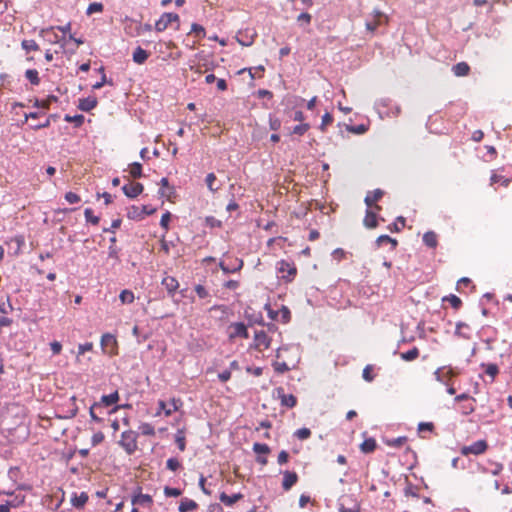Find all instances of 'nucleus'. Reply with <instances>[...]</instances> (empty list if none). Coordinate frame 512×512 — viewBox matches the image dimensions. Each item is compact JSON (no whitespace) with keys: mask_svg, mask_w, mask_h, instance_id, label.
<instances>
[{"mask_svg":"<svg viewBox=\"0 0 512 512\" xmlns=\"http://www.w3.org/2000/svg\"><path fill=\"white\" fill-rule=\"evenodd\" d=\"M119 445L128 455L134 454L137 450V433L132 430L124 431L121 435Z\"/></svg>","mask_w":512,"mask_h":512,"instance_id":"f257e3e1","label":"nucleus"},{"mask_svg":"<svg viewBox=\"0 0 512 512\" xmlns=\"http://www.w3.org/2000/svg\"><path fill=\"white\" fill-rule=\"evenodd\" d=\"M337 505L339 512H360V503L351 494L342 495Z\"/></svg>","mask_w":512,"mask_h":512,"instance_id":"f03ea898","label":"nucleus"},{"mask_svg":"<svg viewBox=\"0 0 512 512\" xmlns=\"http://www.w3.org/2000/svg\"><path fill=\"white\" fill-rule=\"evenodd\" d=\"M101 348L102 350L109 354L110 356H114L118 354V342L116 337L111 333H104L101 337Z\"/></svg>","mask_w":512,"mask_h":512,"instance_id":"7ed1b4c3","label":"nucleus"},{"mask_svg":"<svg viewBox=\"0 0 512 512\" xmlns=\"http://www.w3.org/2000/svg\"><path fill=\"white\" fill-rule=\"evenodd\" d=\"M156 212V208L149 205L138 207L132 205L127 212V217L132 220H142L146 215H152Z\"/></svg>","mask_w":512,"mask_h":512,"instance_id":"20e7f679","label":"nucleus"},{"mask_svg":"<svg viewBox=\"0 0 512 512\" xmlns=\"http://www.w3.org/2000/svg\"><path fill=\"white\" fill-rule=\"evenodd\" d=\"M271 344V338L267 335V332L264 330H255L254 333V343L250 346L257 351H263L264 349H268Z\"/></svg>","mask_w":512,"mask_h":512,"instance_id":"39448f33","label":"nucleus"},{"mask_svg":"<svg viewBox=\"0 0 512 512\" xmlns=\"http://www.w3.org/2000/svg\"><path fill=\"white\" fill-rule=\"evenodd\" d=\"M487 449H488L487 441L486 440H478V441L472 443L471 445L463 446L460 449V453L463 456H467L469 454L481 455V454L485 453L487 451Z\"/></svg>","mask_w":512,"mask_h":512,"instance_id":"423d86ee","label":"nucleus"},{"mask_svg":"<svg viewBox=\"0 0 512 512\" xmlns=\"http://www.w3.org/2000/svg\"><path fill=\"white\" fill-rule=\"evenodd\" d=\"M273 395L280 400L281 406L283 407L293 408L297 405V398L293 394H285L283 387L275 388Z\"/></svg>","mask_w":512,"mask_h":512,"instance_id":"0eeeda50","label":"nucleus"},{"mask_svg":"<svg viewBox=\"0 0 512 512\" xmlns=\"http://www.w3.org/2000/svg\"><path fill=\"white\" fill-rule=\"evenodd\" d=\"M141 490L142 488L139 486L135 489V492L132 495L131 499L132 505L150 507L153 504L152 496H150L149 494H143Z\"/></svg>","mask_w":512,"mask_h":512,"instance_id":"6e6552de","label":"nucleus"},{"mask_svg":"<svg viewBox=\"0 0 512 512\" xmlns=\"http://www.w3.org/2000/svg\"><path fill=\"white\" fill-rule=\"evenodd\" d=\"M277 269L280 273L287 272V275H282V278L287 281H291L297 273L296 267L285 260H281L277 263Z\"/></svg>","mask_w":512,"mask_h":512,"instance_id":"1a4fd4ad","label":"nucleus"},{"mask_svg":"<svg viewBox=\"0 0 512 512\" xmlns=\"http://www.w3.org/2000/svg\"><path fill=\"white\" fill-rule=\"evenodd\" d=\"M230 328L233 329V332L230 333L229 338L232 340L236 337H240L243 339L249 338V332L247 326L243 322H235L230 325Z\"/></svg>","mask_w":512,"mask_h":512,"instance_id":"9d476101","label":"nucleus"},{"mask_svg":"<svg viewBox=\"0 0 512 512\" xmlns=\"http://www.w3.org/2000/svg\"><path fill=\"white\" fill-rule=\"evenodd\" d=\"M144 190L143 184L136 182L132 184H126L122 187V191L128 198H136Z\"/></svg>","mask_w":512,"mask_h":512,"instance_id":"9b49d317","label":"nucleus"},{"mask_svg":"<svg viewBox=\"0 0 512 512\" xmlns=\"http://www.w3.org/2000/svg\"><path fill=\"white\" fill-rule=\"evenodd\" d=\"M281 473L283 474L282 488L284 491H289L298 482V475L288 470Z\"/></svg>","mask_w":512,"mask_h":512,"instance_id":"f8f14e48","label":"nucleus"},{"mask_svg":"<svg viewBox=\"0 0 512 512\" xmlns=\"http://www.w3.org/2000/svg\"><path fill=\"white\" fill-rule=\"evenodd\" d=\"M120 399L118 391H114L109 395H102L99 402H95V406L101 407H109L116 404Z\"/></svg>","mask_w":512,"mask_h":512,"instance_id":"ddd939ff","label":"nucleus"},{"mask_svg":"<svg viewBox=\"0 0 512 512\" xmlns=\"http://www.w3.org/2000/svg\"><path fill=\"white\" fill-rule=\"evenodd\" d=\"M181 405L180 399H171V402L169 406H167L166 402L163 400H159L158 406L160 410L164 411V414L166 416L172 415L173 412L177 411L179 409V406Z\"/></svg>","mask_w":512,"mask_h":512,"instance_id":"4468645a","label":"nucleus"},{"mask_svg":"<svg viewBox=\"0 0 512 512\" xmlns=\"http://www.w3.org/2000/svg\"><path fill=\"white\" fill-rule=\"evenodd\" d=\"M98 104L96 97H86L79 100L78 109L84 112H90Z\"/></svg>","mask_w":512,"mask_h":512,"instance_id":"2eb2a0df","label":"nucleus"},{"mask_svg":"<svg viewBox=\"0 0 512 512\" xmlns=\"http://www.w3.org/2000/svg\"><path fill=\"white\" fill-rule=\"evenodd\" d=\"M162 285L166 288L169 295L173 296L179 287V282L175 277L166 276L162 279Z\"/></svg>","mask_w":512,"mask_h":512,"instance_id":"dca6fc26","label":"nucleus"},{"mask_svg":"<svg viewBox=\"0 0 512 512\" xmlns=\"http://www.w3.org/2000/svg\"><path fill=\"white\" fill-rule=\"evenodd\" d=\"M235 263H236V265L229 266V265L225 264L223 261H221L219 263V267L223 271L224 274L236 273L242 269L244 263H243V260L239 259V258L235 259Z\"/></svg>","mask_w":512,"mask_h":512,"instance_id":"f3484780","label":"nucleus"},{"mask_svg":"<svg viewBox=\"0 0 512 512\" xmlns=\"http://www.w3.org/2000/svg\"><path fill=\"white\" fill-rule=\"evenodd\" d=\"M170 17H172L170 12H164L156 21L154 29L157 32H163L164 30H166L169 27V25H171L169 19Z\"/></svg>","mask_w":512,"mask_h":512,"instance_id":"a211bd4d","label":"nucleus"},{"mask_svg":"<svg viewBox=\"0 0 512 512\" xmlns=\"http://www.w3.org/2000/svg\"><path fill=\"white\" fill-rule=\"evenodd\" d=\"M149 52L138 46L132 54V59L136 64H144L149 57Z\"/></svg>","mask_w":512,"mask_h":512,"instance_id":"6ab92c4d","label":"nucleus"},{"mask_svg":"<svg viewBox=\"0 0 512 512\" xmlns=\"http://www.w3.org/2000/svg\"><path fill=\"white\" fill-rule=\"evenodd\" d=\"M464 329L469 330L470 326L465 322H457L454 335L459 338L469 340L471 338V334L469 332H465Z\"/></svg>","mask_w":512,"mask_h":512,"instance_id":"aec40b11","label":"nucleus"},{"mask_svg":"<svg viewBox=\"0 0 512 512\" xmlns=\"http://www.w3.org/2000/svg\"><path fill=\"white\" fill-rule=\"evenodd\" d=\"M384 195V191L381 190V189H375L373 192H369L365 199H364V202L365 204L367 205V207H372V205L377 202L378 200H380Z\"/></svg>","mask_w":512,"mask_h":512,"instance_id":"412c9836","label":"nucleus"},{"mask_svg":"<svg viewBox=\"0 0 512 512\" xmlns=\"http://www.w3.org/2000/svg\"><path fill=\"white\" fill-rule=\"evenodd\" d=\"M243 498V495L241 493H235L232 495H228L225 492H222L219 496V499L222 503H224L226 506H232L237 501Z\"/></svg>","mask_w":512,"mask_h":512,"instance_id":"4be33fe9","label":"nucleus"},{"mask_svg":"<svg viewBox=\"0 0 512 512\" xmlns=\"http://www.w3.org/2000/svg\"><path fill=\"white\" fill-rule=\"evenodd\" d=\"M198 508V504L189 498H182L178 507L179 512L194 511Z\"/></svg>","mask_w":512,"mask_h":512,"instance_id":"5701e85b","label":"nucleus"},{"mask_svg":"<svg viewBox=\"0 0 512 512\" xmlns=\"http://www.w3.org/2000/svg\"><path fill=\"white\" fill-rule=\"evenodd\" d=\"M57 101H58L57 96L49 95L46 99H42V100H39L36 98L34 100L33 106L36 108L48 109L52 103L57 102Z\"/></svg>","mask_w":512,"mask_h":512,"instance_id":"b1692460","label":"nucleus"},{"mask_svg":"<svg viewBox=\"0 0 512 512\" xmlns=\"http://www.w3.org/2000/svg\"><path fill=\"white\" fill-rule=\"evenodd\" d=\"M88 495L86 492H81L79 495L76 493L73 494L71 498V503L75 508H82L88 501Z\"/></svg>","mask_w":512,"mask_h":512,"instance_id":"393cba45","label":"nucleus"},{"mask_svg":"<svg viewBox=\"0 0 512 512\" xmlns=\"http://www.w3.org/2000/svg\"><path fill=\"white\" fill-rule=\"evenodd\" d=\"M217 178L214 173H208L205 178V183L210 192L215 193L221 188V184H216Z\"/></svg>","mask_w":512,"mask_h":512,"instance_id":"a878e982","label":"nucleus"},{"mask_svg":"<svg viewBox=\"0 0 512 512\" xmlns=\"http://www.w3.org/2000/svg\"><path fill=\"white\" fill-rule=\"evenodd\" d=\"M455 76L462 77L468 75L470 66L466 62H459L452 67Z\"/></svg>","mask_w":512,"mask_h":512,"instance_id":"bb28decb","label":"nucleus"},{"mask_svg":"<svg viewBox=\"0 0 512 512\" xmlns=\"http://www.w3.org/2000/svg\"><path fill=\"white\" fill-rule=\"evenodd\" d=\"M364 225L369 229H373V228L377 227L378 222H377V215L375 212H373L369 209L366 210V215L364 218Z\"/></svg>","mask_w":512,"mask_h":512,"instance_id":"cd10ccee","label":"nucleus"},{"mask_svg":"<svg viewBox=\"0 0 512 512\" xmlns=\"http://www.w3.org/2000/svg\"><path fill=\"white\" fill-rule=\"evenodd\" d=\"M377 447L376 440L374 438L365 439L360 445V449L363 453H372Z\"/></svg>","mask_w":512,"mask_h":512,"instance_id":"c85d7f7f","label":"nucleus"},{"mask_svg":"<svg viewBox=\"0 0 512 512\" xmlns=\"http://www.w3.org/2000/svg\"><path fill=\"white\" fill-rule=\"evenodd\" d=\"M423 243L429 248L437 246V235L433 231H428L423 235Z\"/></svg>","mask_w":512,"mask_h":512,"instance_id":"c756f323","label":"nucleus"},{"mask_svg":"<svg viewBox=\"0 0 512 512\" xmlns=\"http://www.w3.org/2000/svg\"><path fill=\"white\" fill-rule=\"evenodd\" d=\"M64 121H66L68 123H73L75 128H79L83 125V123L85 121V117L82 114H76L74 116L66 114L64 116Z\"/></svg>","mask_w":512,"mask_h":512,"instance_id":"7c9ffc66","label":"nucleus"},{"mask_svg":"<svg viewBox=\"0 0 512 512\" xmlns=\"http://www.w3.org/2000/svg\"><path fill=\"white\" fill-rule=\"evenodd\" d=\"M407 440L408 438L406 436H399L393 439H385L384 443L390 447L400 448L407 442Z\"/></svg>","mask_w":512,"mask_h":512,"instance_id":"2f4dec72","label":"nucleus"},{"mask_svg":"<svg viewBox=\"0 0 512 512\" xmlns=\"http://www.w3.org/2000/svg\"><path fill=\"white\" fill-rule=\"evenodd\" d=\"M419 356V349L417 347H413L407 352L400 353V357L402 360L406 362H411L417 359Z\"/></svg>","mask_w":512,"mask_h":512,"instance_id":"473e14b6","label":"nucleus"},{"mask_svg":"<svg viewBox=\"0 0 512 512\" xmlns=\"http://www.w3.org/2000/svg\"><path fill=\"white\" fill-rule=\"evenodd\" d=\"M130 174L133 178L139 179L143 177V167L139 162H133L130 164Z\"/></svg>","mask_w":512,"mask_h":512,"instance_id":"72a5a7b5","label":"nucleus"},{"mask_svg":"<svg viewBox=\"0 0 512 512\" xmlns=\"http://www.w3.org/2000/svg\"><path fill=\"white\" fill-rule=\"evenodd\" d=\"M110 246L108 248V256L109 258L118 260L119 259V249L115 246V243L117 241L115 236H112L110 239Z\"/></svg>","mask_w":512,"mask_h":512,"instance_id":"f704fd0d","label":"nucleus"},{"mask_svg":"<svg viewBox=\"0 0 512 512\" xmlns=\"http://www.w3.org/2000/svg\"><path fill=\"white\" fill-rule=\"evenodd\" d=\"M482 367L485 368V373L490 376L491 382L494 381L495 377L499 373V368L496 364L489 363V364H482Z\"/></svg>","mask_w":512,"mask_h":512,"instance_id":"c9c22d12","label":"nucleus"},{"mask_svg":"<svg viewBox=\"0 0 512 512\" xmlns=\"http://www.w3.org/2000/svg\"><path fill=\"white\" fill-rule=\"evenodd\" d=\"M190 33H193L195 35V37H197L198 39H203L206 37V30L205 28L198 24V23H193L191 25V31Z\"/></svg>","mask_w":512,"mask_h":512,"instance_id":"e433bc0d","label":"nucleus"},{"mask_svg":"<svg viewBox=\"0 0 512 512\" xmlns=\"http://www.w3.org/2000/svg\"><path fill=\"white\" fill-rule=\"evenodd\" d=\"M25 77L30 81L32 85H39L40 78L36 69H28L25 72Z\"/></svg>","mask_w":512,"mask_h":512,"instance_id":"4c0bfd02","label":"nucleus"},{"mask_svg":"<svg viewBox=\"0 0 512 512\" xmlns=\"http://www.w3.org/2000/svg\"><path fill=\"white\" fill-rule=\"evenodd\" d=\"M252 449L257 455H266L271 451L267 444L259 442L254 443Z\"/></svg>","mask_w":512,"mask_h":512,"instance_id":"58836bf2","label":"nucleus"},{"mask_svg":"<svg viewBox=\"0 0 512 512\" xmlns=\"http://www.w3.org/2000/svg\"><path fill=\"white\" fill-rule=\"evenodd\" d=\"M384 243H391L393 249H395L396 246L398 245V242L395 238H392L389 235H380L376 239V244H377V246H381Z\"/></svg>","mask_w":512,"mask_h":512,"instance_id":"ea45409f","label":"nucleus"},{"mask_svg":"<svg viewBox=\"0 0 512 512\" xmlns=\"http://www.w3.org/2000/svg\"><path fill=\"white\" fill-rule=\"evenodd\" d=\"M119 299L123 304H130L134 301V293L131 290H122Z\"/></svg>","mask_w":512,"mask_h":512,"instance_id":"a19ab883","label":"nucleus"},{"mask_svg":"<svg viewBox=\"0 0 512 512\" xmlns=\"http://www.w3.org/2000/svg\"><path fill=\"white\" fill-rule=\"evenodd\" d=\"M443 301L449 302L450 305L456 310L462 306V300L454 294H450L449 296L444 297Z\"/></svg>","mask_w":512,"mask_h":512,"instance_id":"79ce46f5","label":"nucleus"},{"mask_svg":"<svg viewBox=\"0 0 512 512\" xmlns=\"http://www.w3.org/2000/svg\"><path fill=\"white\" fill-rule=\"evenodd\" d=\"M175 442L180 451H184L186 449V439L184 432L182 430H178L175 435Z\"/></svg>","mask_w":512,"mask_h":512,"instance_id":"37998d69","label":"nucleus"},{"mask_svg":"<svg viewBox=\"0 0 512 512\" xmlns=\"http://www.w3.org/2000/svg\"><path fill=\"white\" fill-rule=\"evenodd\" d=\"M310 129L309 123H301L293 127L291 133L294 135L302 136Z\"/></svg>","mask_w":512,"mask_h":512,"instance_id":"c03bdc74","label":"nucleus"},{"mask_svg":"<svg viewBox=\"0 0 512 512\" xmlns=\"http://www.w3.org/2000/svg\"><path fill=\"white\" fill-rule=\"evenodd\" d=\"M405 226V218L403 216H399L396 218V221L389 225V230L391 232H399L402 227Z\"/></svg>","mask_w":512,"mask_h":512,"instance_id":"a18cd8bd","label":"nucleus"},{"mask_svg":"<svg viewBox=\"0 0 512 512\" xmlns=\"http://www.w3.org/2000/svg\"><path fill=\"white\" fill-rule=\"evenodd\" d=\"M21 46L26 52L39 50V45L36 43L35 40H32V39L23 40L21 43Z\"/></svg>","mask_w":512,"mask_h":512,"instance_id":"49530a36","label":"nucleus"},{"mask_svg":"<svg viewBox=\"0 0 512 512\" xmlns=\"http://www.w3.org/2000/svg\"><path fill=\"white\" fill-rule=\"evenodd\" d=\"M25 502V496L24 495H16L12 500L6 501L8 506L11 508H18L22 506Z\"/></svg>","mask_w":512,"mask_h":512,"instance_id":"de8ad7c7","label":"nucleus"},{"mask_svg":"<svg viewBox=\"0 0 512 512\" xmlns=\"http://www.w3.org/2000/svg\"><path fill=\"white\" fill-rule=\"evenodd\" d=\"M445 370V367H440L438 368L435 372H434V376H435V379L444 384V385H448V379H447V376H446V373L444 372Z\"/></svg>","mask_w":512,"mask_h":512,"instance_id":"09e8293b","label":"nucleus"},{"mask_svg":"<svg viewBox=\"0 0 512 512\" xmlns=\"http://www.w3.org/2000/svg\"><path fill=\"white\" fill-rule=\"evenodd\" d=\"M104 9V6L102 3L100 2H93V3H90L87 10H86V14L87 15H92L94 13H98V12H102Z\"/></svg>","mask_w":512,"mask_h":512,"instance_id":"8fccbe9b","label":"nucleus"},{"mask_svg":"<svg viewBox=\"0 0 512 512\" xmlns=\"http://www.w3.org/2000/svg\"><path fill=\"white\" fill-rule=\"evenodd\" d=\"M373 13H374V21L376 23H378V27L381 26L382 24H387V22H388L387 15H385L383 12H381L380 10H377V9H375L373 11Z\"/></svg>","mask_w":512,"mask_h":512,"instance_id":"3c124183","label":"nucleus"},{"mask_svg":"<svg viewBox=\"0 0 512 512\" xmlns=\"http://www.w3.org/2000/svg\"><path fill=\"white\" fill-rule=\"evenodd\" d=\"M85 219L88 223H91L93 225H97L100 221V218L98 216L93 215V211L91 208H86L84 211Z\"/></svg>","mask_w":512,"mask_h":512,"instance_id":"603ef678","label":"nucleus"},{"mask_svg":"<svg viewBox=\"0 0 512 512\" xmlns=\"http://www.w3.org/2000/svg\"><path fill=\"white\" fill-rule=\"evenodd\" d=\"M418 488L411 483H408L406 487L404 488V495L406 497H414L419 498V494L417 492Z\"/></svg>","mask_w":512,"mask_h":512,"instance_id":"864d4df0","label":"nucleus"},{"mask_svg":"<svg viewBox=\"0 0 512 512\" xmlns=\"http://www.w3.org/2000/svg\"><path fill=\"white\" fill-rule=\"evenodd\" d=\"M205 225L210 228H221L222 227V221L218 220L214 216H207L205 218Z\"/></svg>","mask_w":512,"mask_h":512,"instance_id":"5fc2aeb1","label":"nucleus"},{"mask_svg":"<svg viewBox=\"0 0 512 512\" xmlns=\"http://www.w3.org/2000/svg\"><path fill=\"white\" fill-rule=\"evenodd\" d=\"M139 430L141 431V433L145 436H153L155 435V429L154 427L149 424V423H142L140 426H139Z\"/></svg>","mask_w":512,"mask_h":512,"instance_id":"6e6d98bb","label":"nucleus"},{"mask_svg":"<svg viewBox=\"0 0 512 512\" xmlns=\"http://www.w3.org/2000/svg\"><path fill=\"white\" fill-rule=\"evenodd\" d=\"M269 128L272 131H278L281 128V120L273 114H269Z\"/></svg>","mask_w":512,"mask_h":512,"instance_id":"4d7b16f0","label":"nucleus"},{"mask_svg":"<svg viewBox=\"0 0 512 512\" xmlns=\"http://www.w3.org/2000/svg\"><path fill=\"white\" fill-rule=\"evenodd\" d=\"M294 436L300 440H306L311 436L310 429L303 427L294 432Z\"/></svg>","mask_w":512,"mask_h":512,"instance_id":"13d9d810","label":"nucleus"},{"mask_svg":"<svg viewBox=\"0 0 512 512\" xmlns=\"http://www.w3.org/2000/svg\"><path fill=\"white\" fill-rule=\"evenodd\" d=\"M166 467L171 471H177L181 467V463L177 458L172 457L166 461Z\"/></svg>","mask_w":512,"mask_h":512,"instance_id":"bf43d9fd","label":"nucleus"},{"mask_svg":"<svg viewBox=\"0 0 512 512\" xmlns=\"http://www.w3.org/2000/svg\"><path fill=\"white\" fill-rule=\"evenodd\" d=\"M272 366H273L275 372H277L279 374H283L290 370V368L286 362H274L272 364Z\"/></svg>","mask_w":512,"mask_h":512,"instance_id":"052dcab7","label":"nucleus"},{"mask_svg":"<svg viewBox=\"0 0 512 512\" xmlns=\"http://www.w3.org/2000/svg\"><path fill=\"white\" fill-rule=\"evenodd\" d=\"M172 215L169 211H166L162 216L160 220V226L165 229L166 231L169 229V223L171 221Z\"/></svg>","mask_w":512,"mask_h":512,"instance_id":"680f3d73","label":"nucleus"},{"mask_svg":"<svg viewBox=\"0 0 512 512\" xmlns=\"http://www.w3.org/2000/svg\"><path fill=\"white\" fill-rule=\"evenodd\" d=\"M164 494L166 497H178L182 494V491L179 488L166 486L164 488Z\"/></svg>","mask_w":512,"mask_h":512,"instance_id":"e2e57ef3","label":"nucleus"},{"mask_svg":"<svg viewBox=\"0 0 512 512\" xmlns=\"http://www.w3.org/2000/svg\"><path fill=\"white\" fill-rule=\"evenodd\" d=\"M279 314L281 315V321L283 323H288L291 319V312L288 307L282 306V308L279 311Z\"/></svg>","mask_w":512,"mask_h":512,"instance_id":"0e129e2a","label":"nucleus"},{"mask_svg":"<svg viewBox=\"0 0 512 512\" xmlns=\"http://www.w3.org/2000/svg\"><path fill=\"white\" fill-rule=\"evenodd\" d=\"M372 369H373L372 365H367L363 369L362 377L367 382H371L374 380V375L372 374Z\"/></svg>","mask_w":512,"mask_h":512,"instance_id":"69168bd1","label":"nucleus"},{"mask_svg":"<svg viewBox=\"0 0 512 512\" xmlns=\"http://www.w3.org/2000/svg\"><path fill=\"white\" fill-rule=\"evenodd\" d=\"M333 122V116L330 114V113H325L323 116H322V121H321V124H320V127L319 129L321 131H325V127L329 124H331Z\"/></svg>","mask_w":512,"mask_h":512,"instance_id":"338daca9","label":"nucleus"},{"mask_svg":"<svg viewBox=\"0 0 512 512\" xmlns=\"http://www.w3.org/2000/svg\"><path fill=\"white\" fill-rule=\"evenodd\" d=\"M104 438H105V436L101 431L94 433L91 438L92 446L95 447V446L99 445L100 443L103 442Z\"/></svg>","mask_w":512,"mask_h":512,"instance_id":"774afa93","label":"nucleus"}]
</instances>
